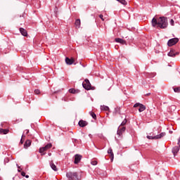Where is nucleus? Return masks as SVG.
<instances>
[{"label":"nucleus","instance_id":"nucleus-1","mask_svg":"<svg viewBox=\"0 0 180 180\" xmlns=\"http://www.w3.org/2000/svg\"><path fill=\"white\" fill-rule=\"evenodd\" d=\"M152 26H153V27H160V29H167L168 20L165 17H160L158 19L153 18L152 20Z\"/></svg>","mask_w":180,"mask_h":180},{"label":"nucleus","instance_id":"nucleus-2","mask_svg":"<svg viewBox=\"0 0 180 180\" xmlns=\"http://www.w3.org/2000/svg\"><path fill=\"white\" fill-rule=\"evenodd\" d=\"M68 180H78V173L69 172L66 174Z\"/></svg>","mask_w":180,"mask_h":180},{"label":"nucleus","instance_id":"nucleus-3","mask_svg":"<svg viewBox=\"0 0 180 180\" xmlns=\"http://www.w3.org/2000/svg\"><path fill=\"white\" fill-rule=\"evenodd\" d=\"M82 86L86 89V91H89L91 89H94L92 86H91V82H89V80L88 79H86L83 83H82Z\"/></svg>","mask_w":180,"mask_h":180},{"label":"nucleus","instance_id":"nucleus-4","mask_svg":"<svg viewBox=\"0 0 180 180\" xmlns=\"http://www.w3.org/2000/svg\"><path fill=\"white\" fill-rule=\"evenodd\" d=\"M164 136H165V132H162L160 134L155 136H147V139H148V140H158V139H162Z\"/></svg>","mask_w":180,"mask_h":180},{"label":"nucleus","instance_id":"nucleus-5","mask_svg":"<svg viewBox=\"0 0 180 180\" xmlns=\"http://www.w3.org/2000/svg\"><path fill=\"white\" fill-rule=\"evenodd\" d=\"M178 41H179V39L172 38L168 41L167 46H169V47H172V46H175Z\"/></svg>","mask_w":180,"mask_h":180},{"label":"nucleus","instance_id":"nucleus-6","mask_svg":"<svg viewBox=\"0 0 180 180\" xmlns=\"http://www.w3.org/2000/svg\"><path fill=\"white\" fill-rule=\"evenodd\" d=\"M134 108H139V112H144V110L146 109V105L140 103H136L134 105Z\"/></svg>","mask_w":180,"mask_h":180},{"label":"nucleus","instance_id":"nucleus-7","mask_svg":"<svg viewBox=\"0 0 180 180\" xmlns=\"http://www.w3.org/2000/svg\"><path fill=\"white\" fill-rule=\"evenodd\" d=\"M81 160H82V155L78 154L75 155V164H79V162H81Z\"/></svg>","mask_w":180,"mask_h":180},{"label":"nucleus","instance_id":"nucleus-8","mask_svg":"<svg viewBox=\"0 0 180 180\" xmlns=\"http://www.w3.org/2000/svg\"><path fill=\"white\" fill-rule=\"evenodd\" d=\"M75 60L73 58H65V63L66 64H68V65H72V64H74L75 63Z\"/></svg>","mask_w":180,"mask_h":180},{"label":"nucleus","instance_id":"nucleus-9","mask_svg":"<svg viewBox=\"0 0 180 180\" xmlns=\"http://www.w3.org/2000/svg\"><path fill=\"white\" fill-rule=\"evenodd\" d=\"M178 54H179V53L175 51V50L172 49L168 53L167 56H169V57H175V56H178Z\"/></svg>","mask_w":180,"mask_h":180},{"label":"nucleus","instance_id":"nucleus-10","mask_svg":"<svg viewBox=\"0 0 180 180\" xmlns=\"http://www.w3.org/2000/svg\"><path fill=\"white\" fill-rule=\"evenodd\" d=\"M78 124L79 127H85L86 126H88V122L81 120L79 121Z\"/></svg>","mask_w":180,"mask_h":180},{"label":"nucleus","instance_id":"nucleus-11","mask_svg":"<svg viewBox=\"0 0 180 180\" xmlns=\"http://www.w3.org/2000/svg\"><path fill=\"white\" fill-rule=\"evenodd\" d=\"M108 154H110V161L112 162L113 159L115 158V155L113 154V150L111 149V148L108 150Z\"/></svg>","mask_w":180,"mask_h":180},{"label":"nucleus","instance_id":"nucleus-12","mask_svg":"<svg viewBox=\"0 0 180 180\" xmlns=\"http://www.w3.org/2000/svg\"><path fill=\"white\" fill-rule=\"evenodd\" d=\"M116 43H120V44H127L126 41L122 38H116Z\"/></svg>","mask_w":180,"mask_h":180},{"label":"nucleus","instance_id":"nucleus-13","mask_svg":"<svg viewBox=\"0 0 180 180\" xmlns=\"http://www.w3.org/2000/svg\"><path fill=\"white\" fill-rule=\"evenodd\" d=\"M75 25L77 29H79V27H81V20L77 19L75 20Z\"/></svg>","mask_w":180,"mask_h":180},{"label":"nucleus","instance_id":"nucleus-14","mask_svg":"<svg viewBox=\"0 0 180 180\" xmlns=\"http://www.w3.org/2000/svg\"><path fill=\"white\" fill-rule=\"evenodd\" d=\"M20 32L21 33V34L22 36H24L25 37H26V36H27V31H26V30H25L24 28L20 27Z\"/></svg>","mask_w":180,"mask_h":180},{"label":"nucleus","instance_id":"nucleus-15","mask_svg":"<svg viewBox=\"0 0 180 180\" xmlns=\"http://www.w3.org/2000/svg\"><path fill=\"white\" fill-rule=\"evenodd\" d=\"M32 146V141L27 140L24 144V148H27L28 147H30Z\"/></svg>","mask_w":180,"mask_h":180},{"label":"nucleus","instance_id":"nucleus-16","mask_svg":"<svg viewBox=\"0 0 180 180\" xmlns=\"http://www.w3.org/2000/svg\"><path fill=\"white\" fill-rule=\"evenodd\" d=\"M8 133H9V129L0 128V134H8Z\"/></svg>","mask_w":180,"mask_h":180},{"label":"nucleus","instance_id":"nucleus-17","mask_svg":"<svg viewBox=\"0 0 180 180\" xmlns=\"http://www.w3.org/2000/svg\"><path fill=\"white\" fill-rule=\"evenodd\" d=\"M50 166L51 168L53 170V171H58V169L57 168V166H56V165H54V163L53 162V161H51L50 162Z\"/></svg>","mask_w":180,"mask_h":180},{"label":"nucleus","instance_id":"nucleus-18","mask_svg":"<svg viewBox=\"0 0 180 180\" xmlns=\"http://www.w3.org/2000/svg\"><path fill=\"white\" fill-rule=\"evenodd\" d=\"M179 151V147L178 146H174L172 149V153L174 155H175L176 154H178Z\"/></svg>","mask_w":180,"mask_h":180},{"label":"nucleus","instance_id":"nucleus-19","mask_svg":"<svg viewBox=\"0 0 180 180\" xmlns=\"http://www.w3.org/2000/svg\"><path fill=\"white\" fill-rule=\"evenodd\" d=\"M69 92H70V94H79V90L75 89H69Z\"/></svg>","mask_w":180,"mask_h":180},{"label":"nucleus","instance_id":"nucleus-20","mask_svg":"<svg viewBox=\"0 0 180 180\" xmlns=\"http://www.w3.org/2000/svg\"><path fill=\"white\" fill-rule=\"evenodd\" d=\"M51 147H53V145L51 143H48L44 147H42V148H44L45 151H47L48 150H50Z\"/></svg>","mask_w":180,"mask_h":180},{"label":"nucleus","instance_id":"nucleus-21","mask_svg":"<svg viewBox=\"0 0 180 180\" xmlns=\"http://www.w3.org/2000/svg\"><path fill=\"white\" fill-rule=\"evenodd\" d=\"M39 153L41 155H46V150L44 149L43 147L39 148Z\"/></svg>","mask_w":180,"mask_h":180},{"label":"nucleus","instance_id":"nucleus-22","mask_svg":"<svg viewBox=\"0 0 180 180\" xmlns=\"http://www.w3.org/2000/svg\"><path fill=\"white\" fill-rule=\"evenodd\" d=\"M89 115L94 119V120H96V114H95V112L91 111L89 112Z\"/></svg>","mask_w":180,"mask_h":180},{"label":"nucleus","instance_id":"nucleus-23","mask_svg":"<svg viewBox=\"0 0 180 180\" xmlns=\"http://www.w3.org/2000/svg\"><path fill=\"white\" fill-rule=\"evenodd\" d=\"M101 110L108 111V110H109V107H108L106 105H102V106H101Z\"/></svg>","mask_w":180,"mask_h":180},{"label":"nucleus","instance_id":"nucleus-24","mask_svg":"<svg viewBox=\"0 0 180 180\" xmlns=\"http://www.w3.org/2000/svg\"><path fill=\"white\" fill-rule=\"evenodd\" d=\"M118 2L122 4V5H127V2L125 0H117Z\"/></svg>","mask_w":180,"mask_h":180},{"label":"nucleus","instance_id":"nucleus-25","mask_svg":"<svg viewBox=\"0 0 180 180\" xmlns=\"http://www.w3.org/2000/svg\"><path fill=\"white\" fill-rule=\"evenodd\" d=\"M174 91L176 92L177 94H180V87H175L174 89Z\"/></svg>","mask_w":180,"mask_h":180},{"label":"nucleus","instance_id":"nucleus-26","mask_svg":"<svg viewBox=\"0 0 180 180\" xmlns=\"http://www.w3.org/2000/svg\"><path fill=\"white\" fill-rule=\"evenodd\" d=\"M127 123V120L124 119L122 122L121 123V126H124Z\"/></svg>","mask_w":180,"mask_h":180},{"label":"nucleus","instance_id":"nucleus-27","mask_svg":"<svg viewBox=\"0 0 180 180\" xmlns=\"http://www.w3.org/2000/svg\"><path fill=\"white\" fill-rule=\"evenodd\" d=\"M117 134H118V136H122L123 134V132L122 131V130L118 129L117 131Z\"/></svg>","mask_w":180,"mask_h":180},{"label":"nucleus","instance_id":"nucleus-28","mask_svg":"<svg viewBox=\"0 0 180 180\" xmlns=\"http://www.w3.org/2000/svg\"><path fill=\"white\" fill-rule=\"evenodd\" d=\"M34 94L36 95H40V90L39 89H35L34 90Z\"/></svg>","mask_w":180,"mask_h":180},{"label":"nucleus","instance_id":"nucleus-29","mask_svg":"<svg viewBox=\"0 0 180 180\" xmlns=\"http://www.w3.org/2000/svg\"><path fill=\"white\" fill-rule=\"evenodd\" d=\"M118 129L121 130V131H122V133H124V131H126V127H122V128H119Z\"/></svg>","mask_w":180,"mask_h":180},{"label":"nucleus","instance_id":"nucleus-30","mask_svg":"<svg viewBox=\"0 0 180 180\" xmlns=\"http://www.w3.org/2000/svg\"><path fill=\"white\" fill-rule=\"evenodd\" d=\"M91 165H98V162L96 160H93V161H91Z\"/></svg>","mask_w":180,"mask_h":180},{"label":"nucleus","instance_id":"nucleus-31","mask_svg":"<svg viewBox=\"0 0 180 180\" xmlns=\"http://www.w3.org/2000/svg\"><path fill=\"white\" fill-rule=\"evenodd\" d=\"M62 101H64V102H68V97L62 98Z\"/></svg>","mask_w":180,"mask_h":180},{"label":"nucleus","instance_id":"nucleus-32","mask_svg":"<svg viewBox=\"0 0 180 180\" xmlns=\"http://www.w3.org/2000/svg\"><path fill=\"white\" fill-rule=\"evenodd\" d=\"M99 18L101 19V20H105V18H103V15H102V14H101L100 15H99Z\"/></svg>","mask_w":180,"mask_h":180},{"label":"nucleus","instance_id":"nucleus-33","mask_svg":"<svg viewBox=\"0 0 180 180\" xmlns=\"http://www.w3.org/2000/svg\"><path fill=\"white\" fill-rule=\"evenodd\" d=\"M170 25H172V26H174V20H170Z\"/></svg>","mask_w":180,"mask_h":180},{"label":"nucleus","instance_id":"nucleus-34","mask_svg":"<svg viewBox=\"0 0 180 180\" xmlns=\"http://www.w3.org/2000/svg\"><path fill=\"white\" fill-rule=\"evenodd\" d=\"M22 176H26V173L25 172H21Z\"/></svg>","mask_w":180,"mask_h":180},{"label":"nucleus","instance_id":"nucleus-35","mask_svg":"<svg viewBox=\"0 0 180 180\" xmlns=\"http://www.w3.org/2000/svg\"><path fill=\"white\" fill-rule=\"evenodd\" d=\"M20 143L21 144H23V135L22 136V139L20 140Z\"/></svg>","mask_w":180,"mask_h":180},{"label":"nucleus","instance_id":"nucleus-36","mask_svg":"<svg viewBox=\"0 0 180 180\" xmlns=\"http://www.w3.org/2000/svg\"><path fill=\"white\" fill-rule=\"evenodd\" d=\"M150 95H151V93L146 94L145 96H150Z\"/></svg>","mask_w":180,"mask_h":180},{"label":"nucleus","instance_id":"nucleus-37","mask_svg":"<svg viewBox=\"0 0 180 180\" xmlns=\"http://www.w3.org/2000/svg\"><path fill=\"white\" fill-rule=\"evenodd\" d=\"M25 178H29V175H25Z\"/></svg>","mask_w":180,"mask_h":180},{"label":"nucleus","instance_id":"nucleus-38","mask_svg":"<svg viewBox=\"0 0 180 180\" xmlns=\"http://www.w3.org/2000/svg\"><path fill=\"white\" fill-rule=\"evenodd\" d=\"M26 131H27V134L29 133V130H26Z\"/></svg>","mask_w":180,"mask_h":180},{"label":"nucleus","instance_id":"nucleus-39","mask_svg":"<svg viewBox=\"0 0 180 180\" xmlns=\"http://www.w3.org/2000/svg\"><path fill=\"white\" fill-rule=\"evenodd\" d=\"M179 141H180V139H179V142H178L179 143Z\"/></svg>","mask_w":180,"mask_h":180},{"label":"nucleus","instance_id":"nucleus-40","mask_svg":"<svg viewBox=\"0 0 180 180\" xmlns=\"http://www.w3.org/2000/svg\"><path fill=\"white\" fill-rule=\"evenodd\" d=\"M18 172H20V169H18Z\"/></svg>","mask_w":180,"mask_h":180},{"label":"nucleus","instance_id":"nucleus-41","mask_svg":"<svg viewBox=\"0 0 180 180\" xmlns=\"http://www.w3.org/2000/svg\"><path fill=\"white\" fill-rule=\"evenodd\" d=\"M0 180H1V179H0Z\"/></svg>","mask_w":180,"mask_h":180}]
</instances>
